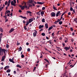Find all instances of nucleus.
Instances as JSON below:
<instances>
[{
    "instance_id": "0eeeda50",
    "label": "nucleus",
    "mask_w": 77,
    "mask_h": 77,
    "mask_svg": "<svg viewBox=\"0 0 77 77\" xmlns=\"http://www.w3.org/2000/svg\"><path fill=\"white\" fill-rule=\"evenodd\" d=\"M9 60L10 62H12V63H15V62L14 61V58H12V59H11V58L10 59H9Z\"/></svg>"
},
{
    "instance_id": "cd10ccee",
    "label": "nucleus",
    "mask_w": 77,
    "mask_h": 77,
    "mask_svg": "<svg viewBox=\"0 0 77 77\" xmlns=\"http://www.w3.org/2000/svg\"><path fill=\"white\" fill-rule=\"evenodd\" d=\"M59 24H60V25H61V24H62V21H60L59 22Z\"/></svg>"
},
{
    "instance_id": "1a4fd4ad",
    "label": "nucleus",
    "mask_w": 77,
    "mask_h": 77,
    "mask_svg": "<svg viewBox=\"0 0 77 77\" xmlns=\"http://www.w3.org/2000/svg\"><path fill=\"white\" fill-rule=\"evenodd\" d=\"M37 3L39 5H43V4H44V3H45V2H37Z\"/></svg>"
},
{
    "instance_id": "864d4df0",
    "label": "nucleus",
    "mask_w": 77,
    "mask_h": 77,
    "mask_svg": "<svg viewBox=\"0 0 77 77\" xmlns=\"http://www.w3.org/2000/svg\"><path fill=\"white\" fill-rule=\"evenodd\" d=\"M57 21L58 22V23L60 22V20H59V19H58L57 20Z\"/></svg>"
},
{
    "instance_id": "bf43d9fd",
    "label": "nucleus",
    "mask_w": 77,
    "mask_h": 77,
    "mask_svg": "<svg viewBox=\"0 0 77 77\" xmlns=\"http://www.w3.org/2000/svg\"><path fill=\"white\" fill-rule=\"evenodd\" d=\"M9 15H10V14H7V16H8V17H10Z\"/></svg>"
},
{
    "instance_id": "49530a36",
    "label": "nucleus",
    "mask_w": 77,
    "mask_h": 77,
    "mask_svg": "<svg viewBox=\"0 0 77 77\" xmlns=\"http://www.w3.org/2000/svg\"><path fill=\"white\" fill-rule=\"evenodd\" d=\"M51 41H52L51 40H50L49 41H48L47 42H48L49 43V42H51Z\"/></svg>"
},
{
    "instance_id": "bb28decb",
    "label": "nucleus",
    "mask_w": 77,
    "mask_h": 77,
    "mask_svg": "<svg viewBox=\"0 0 77 77\" xmlns=\"http://www.w3.org/2000/svg\"><path fill=\"white\" fill-rule=\"evenodd\" d=\"M41 35L43 36H44L45 35V34L44 33H42L41 34Z\"/></svg>"
},
{
    "instance_id": "37998d69",
    "label": "nucleus",
    "mask_w": 77,
    "mask_h": 77,
    "mask_svg": "<svg viewBox=\"0 0 77 77\" xmlns=\"http://www.w3.org/2000/svg\"><path fill=\"white\" fill-rule=\"evenodd\" d=\"M70 29H71V31H73V29L72 28V27H71L70 28Z\"/></svg>"
},
{
    "instance_id": "7ed1b4c3",
    "label": "nucleus",
    "mask_w": 77,
    "mask_h": 77,
    "mask_svg": "<svg viewBox=\"0 0 77 77\" xmlns=\"http://www.w3.org/2000/svg\"><path fill=\"white\" fill-rule=\"evenodd\" d=\"M28 6L29 7H32L33 6L35 7V5L33 3H32L31 4H28Z\"/></svg>"
},
{
    "instance_id": "7c9ffc66",
    "label": "nucleus",
    "mask_w": 77,
    "mask_h": 77,
    "mask_svg": "<svg viewBox=\"0 0 77 77\" xmlns=\"http://www.w3.org/2000/svg\"><path fill=\"white\" fill-rule=\"evenodd\" d=\"M26 27H27V26H24V29H25L26 30H27V29L26 28Z\"/></svg>"
},
{
    "instance_id": "e2e57ef3",
    "label": "nucleus",
    "mask_w": 77,
    "mask_h": 77,
    "mask_svg": "<svg viewBox=\"0 0 77 77\" xmlns=\"http://www.w3.org/2000/svg\"><path fill=\"white\" fill-rule=\"evenodd\" d=\"M65 44H64V43H63V47H65Z\"/></svg>"
},
{
    "instance_id": "6e6d98bb",
    "label": "nucleus",
    "mask_w": 77,
    "mask_h": 77,
    "mask_svg": "<svg viewBox=\"0 0 77 77\" xmlns=\"http://www.w3.org/2000/svg\"><path fill=\"white\" fill-rule=\"evenodd\" d=\"M56 48H57V49H60V47H58L57 46H56Z\"/></svg>"
},
{
    "instance_id": "680f3d73",
    "label": "nucleus",
    "mask_w": 77,
    "mask_h": 77,
    "mask_svg": "<svg viewBox=\"0 0 77 77\" xmlns=\"http://www.w3.org/2000/svg\"><path fill=\"white\" fill-rule=\"evenodd\" d=\"M29 43L27 42V43H26V45H29Z\"/></svg>"
},
{
    "instance_id": "b1692460",
    "label": "nucleus",
    "mask_w": 77,
    "mask_h": 77,
    "mask_svg": "<svg viewBox=\"0 0 77 77\" xmlns=\"http://www.w3.org/2000/svg\"><path fill=\"white\" fill-rule=\"evenodd\" d=\"M44 60L46 61V62H48V63H49V61H48V60H47V59L45 58L44 59Z\"/></svg>"
},
{
    "instance_id": "a878e982",
    "label": "nucleus",
    "mask_w": 77,
    "mask_h": 77,
    "mask_svg": "<svg viewBox=\"0 0 77 77\" xmlns=\"http://www.w3.org/2000/svg\"><path fill=\"white\" fill-rule=\"evenodd\" d=\"M42 22L43 23H45V19L44 18H43L42 20Z\"/></svg>"
},
{
    "instance_id": "0e129e2a",
    "label": "nucleus",
    "mask_w": 77,
    "mask_h": 77,
    "mask_svg": "<svg viewBox=\"0 0 77 77\" xmlns=\"http://www.w3.org/2000/svg\"><path fill=\"white\" fill-rule=\"evenodd\" d=\"M58 16H59V15L57 13L56 14V17H58Z\"/></svg>"
},
{
    "instance_id": "ea45409f",
    "label": "nucleus",
    "mask_w": 77,
    "mask_h": 77,
    "mask_svg": "<svg viewBox=\"0 0 77 77\" xmlns=\"http://www.w3.org/2000/svg\"><path fill=\"white\" fill-rule=\"evenodd\" d=\"M19 50H22V48L21 47H20L19 48Z\"/></svg>"
},
{
    "instance_id": "4be33fe9",
    "label": "nucleus",
    "mask_w": 77,
    "mask_h": 77,
    "mask_svg": "<svg viewBox=\"0 0 77 77\" xmlns=\"http://www.w3.org/2000/svg\"><path fill=\"white\" fill-rule=\"evenodd\" d=\"M11 72V70L10 69H8L6 71V72L9 73Z\"/></svg>"
},
{
    "instance_id": "f03ea898",
    "label": "nucleus",
    "mask_w": 77,
    "mask_h": 77,
    "mask_svg": "<svg viewBox=\"0 0 77 77\" xmlns=\"http://www.w3.org/2000/svg\"><path fill=\"white\" fill-rule=\"evenodd\" d=\"M21 8L22 10H24V8H26V9H29V7H28L27 6H23Z\"/></svg>"
},
{
    "instance_id": "a19ab883",
    "label": "nucleus",
    "mask_w": 77,
    "mask_h": 77,
    "mask_svg": "<svg viewBox=\"0 0 77 77\" xmlns=\"http://www.w3.org/2000/svg\"><path fill=\"white\" fill-rule=\"evenodd\" d=\"M30 49L29 48H28L27 49V51H30Z\"/></svg>"
},
{
    "instance_id": "a211bd4d",
    "label": "nucleus",
    "mask_w": 77,
    "mask_h": 77,
    "mask_svg": "<svg viewBox=\"0 0 77 77\" xmlns=\"http://www.w3.org/2000/svg\"><path fill=\"white\" fill-rule=\"evenodd\" d=\"M53 9H54V10H55V11H57V9H56V8L54 6V5L53 6Z\"/></svg>"
},
{
    "instance_id": "774afa93",
    "label": "nucleus",
    "mask_w": 77,
    "mask_h": 77,
    "mask_svg": "<svg viewBox=\"0 0 77 77\" xmlns=\"http://www.w3.org/2000/svg\"><path fill=\"white\" fill-rule=\"evenodd\" d=\"M2 9H3L2 8L0 7V11H2Z\"/></svg>"
},
{
    "instance_id": "79ce46f5",
    "label": "nucleus",
    "mask_w": 77,
    "mask_h": 77,
    "mask_svg": "<svg viewBox=\"0 0 77 77\" xmlns=\"http://www.w3.org/2000/svg\"><path fill=\"white\" fill-rule=\"evenodd\" d=\"M1 17H3V12H1Z\"/></svg>"
},
{
    "instance_id": "09e8293b",
    "label": "nucleus",
    "mask_w": 77,
    "mask_h": 77,
    "mask_svg": "<svg viewBox=\"0 0 77 77\" xmlns=\"http://www.w3.org/2000/svg\"><path fill=\"white\" fill-rule=\"evenodd\" d=\"M21 12H22V11H21V10H19V12L21 13Z\"/></svg>"
},
{
    "instance_id": "a18cd8bd",
    "label": "nucleus",
    "mask_w": 77,
    "mask_h": 77,
    "mask_svg": "<svg viewBox=\"0 0 77 77\" xmlns=\"http://www.w3.org/2000/svg\"><path fill=\"white\" fill-rule=\"evenodd\" d=\"M6 47V48H8L9 47V45H7Z\"/></svg>"
},
{
    "instance_id": "69168bd1",
    "label": "nucleus",
    "mask_w": 77,
    "mask_h": 77,
    "mask_svg": "<svg viewBox=\"0 0 77 77\" xmlns=\"http://www.w3.org/2000/svg\"><path fill=\"white\" fill-rule=\"evenodd\" d=\"M72 11L74 13H75V10H73Z\"/></svg>"
},
{
    "instance_id": "9d476101",
    "label": "nucleus",
    "mask_w": 77,
    "mask_h": 77,
    "mask_svg": "<svg viewBox=\"0 0 77 77\" xmlns=\"http://www.w3.org/2000/svg\"><path fill=\"white\" fill-rule=\"evenodd\" d=\"M33 19L32 18L30 19L29 20L28 22L29 23H32V22L33 21Z\"/></svg>"
},
{
    "instance_id": "e433bc0d",
    "label": "nucleus",
    "mask_w": 77,
    "mask_h": 77,
    "mask_svg": "<svg viewBox=\"0 0 77 77\" xmlns=\"http://www.w3.org/2000/svg\"><path fill=\"white\" fill-rule=\"evenodd\" d=\"M77 20V18H75V19L74 20V21L76 23H77V20Z\"/></svg>"
},
{
    "instance_id": "4468645a",
    "label": "nucleus",
    "mask_w": 77,
    "mask_h": 77,
    "mask_svg": "<svg viewBox=\"0 0 77 77\" xmlns=\"http://www.w3.org/2000/svg\"><path fill=\"white\" fill-rule=\"evenodd\" d=\"M45 27L46 29H48V24L46 23L45 24Z\"/></svg>"
},
{
    "instance_id": "ddd939ff",
    "label": "nucleus",
    "mask_w": 77,
    "mask_h": 77,
    "mask_svg": "<svg viewBox=\"0 0 77 77\" xmlns=\"http://www.w3.org/2000/svg\"><path fill=\"white\" fill-rule=\"evenodd\" d=\"M20 17H21V18H23L24 20H26V19H27V17H23L22 16H20Z\"/></svg>"
},
{
    "instance_id": "4c0bfd02",
    "label": "nucleus",
    "mask_w": 77,
    "mask_h": 77,
    "mask_svg": "<svg viewBox=\"0 0 77 77\" xmlns=\"http://www.w3.org/2000/svg\"><path fill=\"white\" fill-rule=\"evenodd\" d=\"M11 0H9L8 2V4H10L11 3Z\"/></svg>"
},
{
    "instance_id": "13d9d810",
    "label": "nucleus",
    "mask_w": 77,
    "mask_h": 77,
    "mask_svg": "<svg viewBox=\"0 0 77 77\" xmlns=\"http://www.w3.org/2000/svg\"><path fill=\"white\" fill-rule=\"evenodd\" d=\"M7 21H8V19H6V20H5V22H7Z\"/></svg>"
},
{
    "instance_id": "423d86ee",
    "label": "nucleus",
    "mask_w": 77,
    "mask_h": 77,
    "mask_svg": "<svg viewBox=\"0 0 77 77\" xmlns=\"http://www.w3.org/2000/svg\"><path fill=\"white\" fill-rule=\"evenodd\" d=\"M64 49H65L66 50V51H67V50H69V49H71V47L70 46H69V47H65L64 48Z\"/></svg>"
},
{
    "instance_id": "c85d7f7f",
    "label": "nucleus",
    "mask_w": 77,
    "mask_h": 77,
    "mask_svg": "<svg viewBox=\"0 0 77 77\" xmlns=\"http://www.w3.org/2000/svg\"><path fill=\"white\" fill-rule=\"evenodd\" d=\"M27 12L28 14H32V12H30V11H27Z\"/></svg>"
},
{
    "instance_id": "f8f14e48",
    "label": "nucleus",
    "mask_w": 77,
    "mask_h": 77,
    "mask_svg": "<svg viewBox=\"0 0 77 77\" xmlns=\"http://www.w3.org/2000/svg\"><path fill=\"white\" fill-rule=\"evenodd\" d=\"M15 29L14 28H11L9 32V33H11V32H12Z\"/></svg>"
},
{
    "instance_id": "39448f33",
    "label": "nucleus",
    "mask_w": 77,
    "mask_h": 77,
    "mask_svg": "<svg viewBox=\"0 0 77 77\" xmlns=\"http://www.w3.org/2000/svg\"><path fill=\"white\" fill-rule=\"evenodd\" d=\"M5 59H6V55H4L2 57V59L1 60L2 62L5 60Z\"/></svg>"
},
{
    "instance_id": "20e7f679",
    "label": "nucleus",
    "mask_w": 77,
    "mask_h": 77,
    "mask_svg": "<svg viewBox=\"0 0 77 77\" xmlns=\"http://www.w3.org/2000/svg\"><path fill=\"white\" fill-rule=\"evenodd\" d=\"M34 31L35 32H34L33 33V36L34 37H35L36 36V34H37V31L35 30H34Z\"/></svg>"
},
{
    "instance_id": "4d7b16f0",
    "label": "nucleus",
    "mask_w": 77,
    "mask_h": 77,
    "mask_svg": "<svg viewBox=\"0 0 77 77\" xmlns=\"http://www.w3.org/2000/svg\"><path fill=\"white\" fill-rule=\"evenodd\" d=\"M46 38L47 39H49V38H48V37L46 36Z\"/></svg>"
},
{
    "instance_id": "f257e3e1",
    "label": "nucleus",
    "mask_w": 77,
    "mask_h": 77,
    "mask_svg": "<svg viewBox=\"0 0 77 77\" xmlns=\"http://www.w3.org/2000/svg\"><path fill=\"white\" fill-rule=\"evenodd\" d=\"M0 51H1V53H4L5 55H6V54H7V51L5 49H2L1 47L0 48Z\"/></svg>"
},
{
    "instance_id": "5701e85b",
    "label": "nucleus",
    "mask_w": 77,
    "mask_h": 77,
    "mask_svg": "<svg viewBox=\"0 0 77 77\" xmlns=\"http://www.w3.org/2000/svg\"><path fill=\"white\" fill-rule=\"evenodd\" d=\"M3 36V33H1L0 34V38H2Z\"/></svg>"
},
{
    "instance_id": "de8ad7c7",
    "label": "nucleus",
    "mask_w": 77,
    "mask_h": 77,
    "mask_svg": "<svg viewBox=\"0 0 77 77\" xmlns=\"http://www.w3.org/2000/svg\"><path fill=\"white\" fill-rule=\"evenodd\" d=\"M8 3V2L7 1H6L5 2V5H7V3Z\"/></svg>"
},
{
    "instance_id": "2f4dec72",
    "label": "nucleus",
    "mask_w": 77,
    "mask_h": 77,
    "mask_svg": "<svg viewBox=\"0 0 77 77\" xmlns=\"http://www.w3.org/2000/svg\"><path fill=\"white\" fill-rule=\"evenodd\" d=\"M60 13V11H58L57 12V14H58V15H59Z\"/></svg>"
},
{
    "instance_id": "6e6552de",
    "label": "nucleus",
    "mask_w": 77,
    "mask_h": 77,
    "mask_svg": "<svg viewBox=\"0 0 77 77\" xmlns=\"http://www.w3.org/2000/svg\"><path fill=\"white\" fill-rule=\"evenodd\" d=\"M51 17H55L56 16V14L54 12H52L51 14Z\"/></svg>"
},
{
    "instance_id": "2eb2a0df",
    "label": "nucleus",
    "mask_w": 77,
    "mask_h": 77,
    "mask_svg": "<svg viewBox=\"0 0 77 77\" xmlns=\"http://www.w3.org/2000/svg\"><path fill=\"white\" fill-rule=\"evenodd\" d=\"M33 0H29L28 2L29 3H33Z\"/></svg>"
},
{
    "instance_id": "5fc2aeb1",
    "label": "nucleus",
    "mask_w": 77,
    "mask_h": 77,
    "mask_svg": "<svg viewBox=\"0 0 77 77\" xmlns=\"http://www.w3.org/2000/svg\"><path fill=\"white\" fill-rule=\"evenodd\" d=\"M10 15L11 17L12 16V12L11 14H10Z\"/></svg>"
},
{
    "instance_id": "412c9836",
    "label": "nucleus",
    "mask_w": 77,
    "mask_h": 77,
    "mask_svg": "<svg viewBox=\"0 0 77 77\" xmlns=\"http://www.w3.org/2000/svg\"><path fill=\"white\" fill-rule=\"evenodd\" d=\"M70 11H72L73 10V8L71 7V3H70Z\"/></svg>"
},
{
    "instance_id": "8fccbe9b",
    "label": "nucleus",
    "mask_w": 77,
    "mask_h": 77,
    "mask_svg": "<svg viewBox=\"0 0 77 77\" xmlns=\"http://www.w3.org/2000/svg\"><path fill=\"white\" fill-rule=\"evenodd\" d=\"M74 35H75V33L74 32H73L72 33V35L73 36H74Z\"/></svg>"
},
{
    "instance_id": "f704fd0d",
    "label": "nucleus",
    "mask_w": 77,
    "mask_h": 77,
    "mask_svg": "<svg viewBox=\"0 0 77 77\" xmlns=\"http://www.w3.org/2000/svg\"><path fill=\"white\" fill-rule=\"evenodd\" d=\"M14 3V1H12L11 2V5H13V4Z\"/></svg>"
},
{
    "instance_id": "58836bf2",
    "label": "nucleus",
    "mask_w": 77,
    "mask_h": 77,
    "mask_svg": "<svg viewBox=\"0 0 77 77\" xmlns=\"http://www.w3.org/2000/svg\"><path fill=\"white\" fill-rule=\"evenodd\" d=\"M57 23H58V22H57V21H55V22H54V24H57Z\"/></svg>"
},
{
    "instance_id": "3c124183",
    "label": "nucleus",
    "mask_w": 77,
    "mask_h": 77,
    "mask_svg": "<svg viewBox=\"0 0 77 77\" xmlns=\"http://www.w3.org/2000/svg\"><path fill=\"white\" fill-rule=\"evenodd\" d=\"M71 15V12H69L68 13V15Z\"/></svg>"
},
{
    "instance_id": "c9c22d12",
    "label": "nucleus",
    "mask_w": 77,
    "mask_h": 77,
    "mask_svg": "<svg viewBox=\"0 0 77 77\" xmlns=\"http://www.w3.org/2000/svg\"><path fill=\"white\" fill-rule=\"evenodd\" d=\"M39 29H42V25H39Z\"/></svg>"
},
{
    "instance_id": "052dcab7",
    "label": "nucleus",
    "mask_w": 77,
    "mask_h": 77,
    "mask_svg": "<svg viewBox=\"0 0 77 77\" xmlns=\"http://www.w3.org/2000/svg\"><path fill=\"white\" fill-rule=\"evenodd\" d=\"M12 5L14 6H15V4L14 3Z\"/></svg>"
},
{
    "instance_id": "dca6fc26",
    "label": "nucleus",
    "mask_w": 77,
    "mask_h": 77,
    "mask_svg": "<svg viewBox=\"0 0 77 77\" xmlns=\"http://www.w3.org/2000/svg\"><path fill=\"white\" fill-rule=\"evenodd\" d=\"M41 14L42 15V16L43 17V15H44V11H42L41 12Z\"/></svg>"
},
{
    "instance_id": "72a5a7b5",
    "label": "nucleus",
    "mask_w": 77,
    "mask_h": 77,
    "mask_svg": "<svg viewBox=\"0 0 77 77\" xmlns=\"http://www.w3.org/2000/svg\"><path fill=\"white\" fill-rule=\"evenodd\" d=\"M24 55L22 54L21 55V57H22V58H24Z\"/></svg>"
},
{
    "instance_id": "f3484780",
    "label": "nucleus",
    "mask_w": 77,
    "mask_h": 77,
    "mask_svg": "<svg viewBox=\"0 0 77 77\" xmlns=\"http://www.w3.org/2000/svg\"><path fill=\"white\" fill-rule=\"evenodd\" d=\"M0 32L3 33V29L2 27H0Z\"/></svg>"
},
{
    "instance_id": "c756f323",
    "label": "nucleus",
    "mask_w": 77,
    "mask_h": 77,
    "mask_svg": "<svg viewBox=\"0 0 77 77\" xmlns=\"http://www.w3.org/2000/svg\"><path fill=\"white\" fill-rule=\"evenodd\" d=\"M45 7H43L42 8V11H44V10H45Z\"/></svg>"
},
{
    "instance_id": "9b49d317",
    "label": "nucleus",
    "mask_w": 77,
    "mask_h": 77,
    "mask_svg": "<svg viewBox=\"0 0 77 77\" xmlns=\"http://www.w3.org/2000/svg\"><path fill=\"white\" fill-rule=\"evenodd\" d=\"M9 66H6L4 68V69L5 70H6V69H9Z\"/></svg>"
},
{
    "instance_id": "338daca9",
    "label": "nucleus",
    "mask_w": 77,
    "mask_h": 77,
    "mask_svg": "<svg viewBox=\"0 0 77 77\" xmlns=\"http://www.w3.org/2000/svg\"><path fill=\"white\" fill-rule=\"evenodd\" d=\"M70 52H72V49H71L70 50Z\"/></svg>"
},
{
    "instance_id": "393cba45",
    "label": "nucleus",
    "mask_w": 77,
    "mask_h": 77,
    "mask_svg": "<svg viewBox=\"0 0 77 77\" xmlns=\"http://www.w3.org/2000/svg\"><path fill=\"white\" fill-rule=\"evenodd\" d=\"M29 23H30L28 21H26V26H28V25H29Z\"/></svg>"
},
{
    "instance_id": "aec40b11",
    "label": "nucleus",
    "mask_w": 77,
    "mask_h": 77,
    "mask_svg": "<svg viewBox=\"0 0 77 77\" xmlns=\"http://www.w3.org/2000/svg\"><path fill=\"white\" fill-rule=\"evenodd\" d=\"M53 29V26H51L48 29V31H50V30H51Z\"/></svg>"
},
{
    "instance_id": "c03bdc74",
    "label": "nucleus",
    "mask_w": 77,
    "mask_h": 77,
    "mask_svg": "<svg viewBox=\"0 0 77 77\" xmlns=\"http://www.w3.org/2000/svg\"><path fill=\"white\" fill-rule=\"evenodd\" d=\"M7 13H11V12L10 11H7Z\"/></svg>"
},
{
    "instance_id": "6ab92c4d",
    "label": "nucleus",
    "mask_w": 77,
    "mask_h": 77,
    "mask_svg": "<svg viewBox=\"0 0 77 77\" xmlns=\"http://www.w3.org/2000/svg\"><path fill=\"white\" fill-rule=\"evenodd\" d=\"M16 66H17V67H18L20 68H22V67H21V66L20 65L18 64H17V65Z\"/></svg>"
},
{
    "instance_id": "603ef678",
    "label": "nucleus",
    "mask_w": 77,
    "mask_h": 77,
    "mask_svg": "<svg viewBox=\"0 0 77 77\" xmlns=\"http://www.w3.org/2000/svg\"><path fill=\"white\" fill-rule=\"evenodd\" d=\"M76 63H75L74 65H73L71 67V68H72V67H74V65H75Z\"/></svg>"
},
{
    "instance_id": "473e14b6",
    "label": "nucleus",
    "mask_w": 77,
    "mask_h": 77,
    "mask_svg": "<svg viewBox=\"0 0 77 77\" xmlns=\"http://www.w3.org/2000/svg\"><path fill=\"white\" fill-rule=\"evenodd\" d=\"M23 4H24V6H27L26 5V2H23Z\"/></svg>"
}]
</instances>
